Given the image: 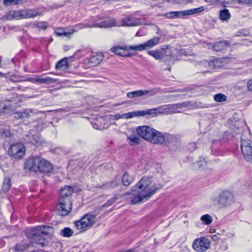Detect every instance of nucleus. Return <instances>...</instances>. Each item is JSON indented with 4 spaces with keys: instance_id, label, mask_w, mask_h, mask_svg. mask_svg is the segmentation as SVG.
I'll return each mask as SVG.
<instances>
[{
    "instance_id": "f257e3e1",
    "label": "nucleus",
    "mask_w": 252,
    "mask_h": 252,
    "mask_svg": "<svg viewBox=\"0 0 252 252\" xmlns=\"http://www.w3.org/2000/svg\"><path fill=\"white\" fill-rule=\"evenodd\" d=\"M158 188L150 178H143L131 189L130 202L136 204L147 200L155 193Z\"/></svg>"
},
{
    "instance_id": "f03ea898",
    "label": "nucleus",
    "mask_w": 252,
    "mask_h": 252,
    "mask_svg": "<svg viewBox=\"0 0 252 252\" xmlns=\"http://www.w3.org/2000/svg\"><path fill=\"white\" fill-rule=\"evenodd\" d=\"M53 232V227L46 225H39L29 229L26 231V234L31 240V243H34L44 247L47 242L45 236H47Z\"/></svg>"
},
{
    "instance_id": "7ed1b4c3",
    "label": "nucleus",
    "mask_w": 252,
    "mask_h": 252,
    "mask_svg": "<svg viewBox=\"0 0 252 252\" xmlns=\"http://www.w3.org/2000/svg\"><path fill=\"white\" fill-rule=\"evenodd\" d=\"M161 38L159 36H156L153 38L150 39L146 42L138 45H130L128 47L124 46L121 47H115L112 48L111 50L116 54L123 57L129 56V54L127 53L126 49L135 50V51H143L149 49L156 46L159 43Z\"/></svg>"
},
{
    "instance_id": "20e7f679",
    "label": "nucleus",
    "mask_w": 252,
    "mask_h": 252,
    "mask_svg": "<svg viewBox=\"0 0 252 252\" xmlns=\"http://www.w3.org/2000/svg\"><path fill=\"white\" fill-rule=\"evenodd\" d=\"M38 12L34 9H25L11 10L6 14L5 17L8 20H20L33 18L38 15Z\"/></svg>"
},
{
    "instance_id": "39448f33",
    "label": "nucleus",
    "mask_w": 252,
    "mask_h": 252,
    "mask_svg": "<svg viewBox=\"0 0 252 252\" xmlns=\"http://www.w3.org/2000/svg\"><path fill=\"white\" fill-rule=\"evenodd\" d=\"M95 216L91 214H86L81 219L74 222V225L78 230L81 232L84 231L92 227L95 223Z\"/></svg>"
},
{
    "instance_id": "423d86ee",
    "label": "nucleus",
    "mask_w": 252,
    "mask_h": 252,
    "mask_svg": "<svg viewBox=\"0 0 252 252\" xmlns=\"http://www.w3.org/2000/svg\"><path fill=\"white\" fill-rule=\"evenodd\" d=\"M175 136L173 135H164L161 132L154 129L148 141L155 144L161 145L165 143L166 140L168 142H172Z\"/></svg>"
},
{
    "instance_id": "0eeeda50",
    "label": "nucleus",
    "mask_w": 252,
    "mask_h": 252,
    "mask_svg": "<svg viewBox=\"0 0 252 252\" xmlns=\"http://www.w3.org/2000/svg\"><path fill=\"white\" fill-rule=\"evenodd\" d=\"M241 148L244 159L252 164V142L244 139L242 137H241Z\"/></svg>"
},
{
    "instance_id": "6e6552de",
    "label": "nucleus",
    "mask_w": 252,
    "mask_h": 252,
    "mask_svg": "<svg viewBox=\"0 0 252 252\" xmlns=\"http://www.w3.org/2000/svg\"><path fill=\"white\" fill-rule=\"evenodd\" d=\"M72 209V202L69 198H60L57 207V213L60 216L67 215Z\"/></svg>"
},
{
    "instance_id": "1a4fd4ad",
    "label": "nucleus",
    "mask_w": 252,
    "mask_h": 252,
    "mask_svg": "<svg viewBox=\"0 0 252 252\" xmlns=\"http://www.w3.org/2000/svg\"><path fill=\"white\" fill-rule=\"evenodd\" d=\"M205 10L203 6L189 10L181 11H174L166 14V17L169 18H181L185 16L190 15L196 13H199Z\"/></svg>"
},
{
    "instance_id": "9d476101",
    "label": "nucleus",
    "mask_w": 252,
    "mask_h": 252,
    "mask_svg": "<svg viewBox=\"0 0 252 252\" xmlns=\"http://www.w3.org/2000/svg\"><path fill=\"white\" fill-rule=\"evenodd\" d=\"M160 108L147 109L146 110L128 112L123 114V119H129L135 117L144 116L146 115H156L160 112Z\"/></svg>"
},
{
    "instance_id": "9b49d317",
    "label": "nucleus",
    "mask_w": 252,
    "mask_h": 252,
    "mask_svg": "<svg viewBox=\"0 0 252 252\" xmlns=\"http://www.w3.org/2000/svg\"><path fill=\"white\" fill-rule=\"evenodd\" d=\"M220 207H227L233 202V196L228 191H223L216 198Z\"/></svg>"
},
{
    "instance_id": "f8f14e48",
    "label": "nucleus",
    "mask_w": 252,
    "mask_h": 252,
    "mask_svg": "<svg viewBox=\"0 0 252 252\" xmlns=\"http://www.w3.org/2000/svg\"><path fill=\"white\" fill-rule=\"evenodd\" d=\"M210 243L208 239L204 237L196 239L192 244V248L197 252H203L209 249Z\"/></svg>"
},
{
    "instance_id": "ddd939ff",
    "label": "nucleus",
    "mask_w": 252,
    "mask_h": 252,
    "mask_svg": "<svg viewBox=\"0 0 252 252\" xmlns=\"http://www.w3.org/2000/svg\"><path fill=\"white\" fill-rule=\"evenodd\" d=\"M25 152V147L21 143H17L11 146L8 153L14 158H22Z\"/></svg>"
},
{
    "instance_id": "4468645a",
    "label": "nucleus",
    "mask_w": 252,
    "mask_h": 252,
    "mask_svg": "<svg viewBox=\"0 0 252 252\" xmlns=\"http://www.w3.org/2000/svg\"><path fill=\"white\" fill-rule=\"evenodd\" d=\"M41 158L35 157L29 159L25 163V168L35 172L39 171Z\"/></svg>"
},
{
    "instance_id": "2eb2a0df",
    "label": "nucleus",
    "mask_w": 252,
    "mask_h": 252,
    "mask_svg": "<svg viewBox=\"0 0 252 252\" xmlns=\"http://www.w3.org/2000/svg\"><path fill=\"white\" fill-rule=\"evenodd\" d=\"M154 128L149 126H138L136 128L137 134L144 139L149 140Z\"/></svg>"
},
{
    "instance_id": "dca6fc26",
    "label": "nucleus",
    "mask_w": 252,
    "mask_h": 252,
    "mask_svg": "<svg viewBox=\"0 0 252 252\" xmlns=\"http://www.w3.org/2000/svg\"><path fill=\"white\" fill-rule=\"evenodd\" d=\"M155 94L154 90H138L129 92L127 94V96L129 98H134L143 95H153Z\"/></svg>"
},
{
    "instance_id": "f3484780",
    "label": "nucleus",
    "mask_w": 252,
    "mask_h": 252,
    "mask_svg": "<svg viewBox=\"0 0 252 252\" xmlns=\"http://www.w3.org/2000/svg\"><path fill=\"white\" fill-rule=\"evenodd\" d=\"M118 23L115 19H107L99 23L93 24L94 28H107L112 27H119Z\"/></svg>"
},
{
    "instance_id": "a211bd4d",
    "label": "nucleus",
    "mask_w": 252,
    "mask_h": 252,
    "mask_svg": "<svg viewBox=\"0 0 252 252\" xmlns=\"http://www.w3.org/2000/svg\"><path fill=\"white\" fill-rule=\"evenodd\" d=\"M139 24V21L135 19L133 17H128L125 19H123L118 24L120 26H125V27H130V26H136Z\"/></svg>"
},
{
    "instance_id": "6ab92c4d",
    "label": "nucleus",
    "mask_w": 252,
    "mask_h": 252,
    "mask_svg": "<svg viewBox=\"0 0 252 252\" xmlns=\"http://www.w3.org/2000/svg\"><path fill=\"white\" fill-rule=\"evenodd\" d=\"M103 56L101 54H96L87 59L88 64L90 66H94L99 64L103 60Z\"/></svg>"
},
{
    "instance_id": "aec40b11",
    "label": "nucleus",
    "mask_w": 252,
    "mask_h": 252,
    "mask_svg": "<svg viewBox=\"0 0 252 252\" xmlns=\"http://www.w3.org/2000/svg\"><path fill=\"white\" fill-rule=\"evenodd\" d=\"M53 170L52 165L47 160L41 158L39 171L43 173H49Z\"/></svg>"
},
{
    "instance_id": "412c9836",
    "label": "nucleus",
    "mask_w": 252,
    "mask_h": 252,
    "mask_svg": "<svg viewBox=\"0 0 252 252\" xmlns=\"http://www.w3.org/2000/svg\"><path fill=\"white\" fill-rule=\"evenodd\" d=\"M73 192V189L70 186H65L60 190V198H70V195Z\"/></svg>"
},
{
    "instance_id": "4be33fe9",
    "label": "nucleus",
    "mask_w": 252,
    "mask_h": 252,
    "mask_svg": "<svg viewBox=\"0 0 252 252\" xmlns=\"http://www.w3.org/2000/svg\"><path fill=\"white\" fill-rule=\"evenodd\" d=\"M230 46L229 42L227 40H221L216 43L213 48L216 52L221 51L225 47Z\"/></svg>"
},
{
    "instance_id": "5701e85b",
    "label": "nucleus",
    "mask_w": 252,
    "mask_h": 252,
    "mask_svg": "<svg viewBox=\"0 0 252 252\" xmlns=\"http://www.w3.org/2000/svg\"><path fill=\"white\" fill-rule=\"evenodd\" d=\"M208 65L212 69H218L221 68L224 65V63L221 59L218 58L210 61Z\"/></svg>"
},
{
    "instance_id": "b1692460",
    "label": "nucleus",
    "mask_w": 252,
    "mask_h": 252,
    "mask_svg": "<svg viewBox=\"0 0 252 252\" xmlns=\"http://www.w3.org/2000/svg\"><path fill=\"white\" fill-rule=\"evenodd\" d=\"M30 142L32 144L35 145L36 146H39L44 143V140L38 133H36L31 135L30 137Z\"/></svg>"
},
{
    "instance_id": "393cba45",
    "label": "nucleus",
    "mask_w": 252,
    "mask_h": 252,
    "mask_svg": "<svg viewBox=\"0 0 252 252\" xmlns=\"http://www.w3.org/2000/svg\"><path fill=\"white\" fill-rule=\"evenodd\" d=\"M67 60L68 58H65L59 61L56 65V69L58 70L67 69L69 66Z\"/></svg>"
},
{
    "instance_id": "a878e982",
    "label": "nucleus",
    "mask_w": 252,
    "mask_h": 252,
    "mask_svg": "<svg viewBox=\"0 0 252 252\" xmlns=\"http://www.w3.org/2000/svg\"><path fill=\"white\" fill-rule=\"evenodd\" d=\"M75 32H76L77 31L70 30L68 31H66L64 29L62 28H58L55 30V33L57 35L64 36L71 34Z\"/></svg>"
},
{
    "instance_id": "bb28decb",
    "label": "nucleus",
    "mask_w": 252,
    "mask_h": 252,
    "mask_svg": "<svg viewBox=\"0 0 252 252\" xmlns=\"http://www.w3.org/2000/svg\"><path fill=\"white\" fill-rule=\"evenodd\" d=\"M148 54L158 60H161L164 57L163 54L159 50H150Z\"/></svg>"
},
{
    "instance_id": "cd10ccee",
    "label": "nucleus",
    "mask_w": 252,
    "mask_h": 252,
    "mask_svg": "<svg viewBox=\"0 0 252 252\" xmlns=\"http://www.w3.org/2000/svg\"><path fill=\"white\" fill-rule=\"evenodd\" d=\"M195 166L201 170H209L210 168L208 167V163L206 161H199L195 163Z\"/></svg>"
},
{
    "instance_id": "c85d7f7f",
    "label": "nucleus",
    "mask_w": 252,
    "mask_h": 252,
    "mask_svg": "<svg viewBox=\"0 0 252 252\" xmlns=\"http://www.w3.org/2000/svg\"><path fill=\"white\" fill-rule=\"evenodd\" d=\"M231 15L227 9L221 10L220 12L219 18L223 21H227L230 18Z\"/></svg>"
},
{
    "instance_id": "c756f323",
    "label": "nucleus",
    "mask_w": 252,
    "mask_h": 252,
    "mask_svg": "<svg viewBox=\"0 0 252 252\" xmlns=\"http://www.w3.org/2000/svg\"><path fill=\"white\" fill-rule=\"evenodd\" d=\"M133 181V178L127 173H125L122 178V182L124 186H128Z\"/></svg>"
},
{
    "instance_id": "7c9ffc66",
    "label": "nucleus",
    "mask_w": 252,
    "mask_h": 252,
    "mask_svg": "<svg viewBox=\"0 0 252 252\" xmlns=\"http://www.w3.org/2000/svg\"><path fill=\"white\" fill-rule=\"evenodd\" d=\"M73 234V231L69 227H65L60 231V234L65 237H70Z\"/></svg>"
},
{
    "instance_id": "2f4dec72",
    "label": "nucleus",
    "mask_w": 252,
    "mask_h": 252,
    "mask_svg": "<svg viewBox=\"0 0 252 252\" xmlns=\"http://www.w3.org/2000/svg\"><path fill=\"white\" fill-rule=\"evenodd\" d=\"M11 187V180L9 178H5L1 190L4 192L7 191Z\"/></svg>"
},
{
    "instance_id": "473e14b6",
    "label": "nucleus",
    "mask_w": 252,
    "mask_h": 252,
    "mask_svg": "<svg viewBox=\"0 0 252 252\" xmlns=\"http://www.w3.org/2000/svg\"><path fill=\"white\" fill-rule=\"evenodd\" d=\"M29 246V243L22 242L21 243L18 244L15 246V250L18 252H22L26 250Z\"/></svg>"
},
{
    "instance_id": "72a5a7b5",
    "label": "nucleus",
    "mask_w": 252,
    "mask_h": 252,
    "mask_svg": "<svg viewBox=\"0 0 252 252\" xmlns=\"http://www.w3.org/2000/svg\"><path fill=\"white\" fill-rule=\"evenodd\" d=\"M58 81V79L52 78L49 77L46 78H40V83L44 84L47 85H50L53 83H56Z\"/></svg>"
},
{
    "instance_id": "f704fd0d",
    "label": "nucleus",
    "mask_w": 252,
    "mask_h": 252,
    "mask_svg": "<svg viewBox=\"0 0 252 252\" xmlns=\"http://www.w3.org/2000/svg\"><path fill=\"white\" fill-rule=\"evenodd\" d=\"M200 220L206 225L210 224L213 221L212 217L208 214L202 216Z\"/></svg>"
},
{
    "instance_id": "c9c22d12",
    "label": "nucleus",
    "mask_w": 252,
    "mask_h": 252,
    "mask_svg": "<svg viewBox=\"0 0 252 252\" xmlns=\"http://www.w3.org/2000/svg\"><path fill=\"white\" fill-rule=\"evenodd\" d=\"M214 99L217 102H222L226 100V96L223 94H218L214 96Z\"/></svg>"
},
{
    "instance_id": "e433bc0d",
    "label": "nucleus",
    "mask_w": 252,
    "mask_h": 252,
    "mask_svg": "<svg viewBox=\"0 0 252 252\" xmlns=\"http://www.w3.org/2000/svg\"><path fill=\"white\" fill-rule=\"evenodd\" d=\"M128 140L130 145H137L140 142V138L134 135H130L128 137Z\"/></svg>"
},
{
    "instance_id": "4c0bfd02",
    "label": "nucleus",
    "mask_w": 252,
    "mask_h": 252,
    "mask_svg": "<svg viewBox=\"0 0 252 252\" xmlns=\"http://www.w3.org/2000/svg\"><path fill=\"white\" fill-rule=\"evenodd\" d=\"M119 183L116 182H112L108 184L103 185L102 186L100 187L102 189H109V188H115L119 185Z\"/></svg>"
},
{
    "instance_id": "58836bf2",
    "label": "nucleus",
    "mask_w": 252,
    "mask_h": 252,
    "mask_svg": "<svg viewBox=\"0 0 252 252\" xmlns=\"http://www.w3.org/2000/svg\"><path fill=\"white\" fill-rule=\"evenodd\" d=\"M183 106H185L183 103H178L176 104L172 105H164L163 107H164V109H167V108L170 109H174V108H180Z\"/></svg>"
},
{
    "instance_id": "ea45409f",
    "label": "nucleus",
    "mask_w": 252,
    "mask_h": 252,
    "mask_svg": "<svg viewBox=\"0 0 252 252\" xmlns=\"http://www.w3.org/2000/svg\"><path fill=\"white\" fill-rule=\"evenodd\" d=\"M27 80L28 81L33 83H40V77L39 76H36L33 78H28Z\"/></svg>"
},
{
    "instance_id": "a19ab883",
    "label": "nucleus",
    "mask_w": 252,
    "mask_h": 252,
    "mask_svg": "<svg viewBox=\"0 0 252 252\" xmlns=\"http://www.w3.org/2000/svg\"><path fill=\"white\" fill-rule=\"evenodd\" d=\"M249 32L245 30H240L237 32V36H247L249 35Z\"/></svg>"
},
{
    "instance_id": "79ce46f5",
    "label": "nucleus",
    "mask_w": 252,
    "mask_h": 252,
    "mask_svg": "<svg viewBox=\"0 0 252 252\" xmlns=\"http://www.w3.org/2000/svg\"><path fill=\"white\" fill-rule=\"evenodd\" d=\"M234 132H236V134L231 133V134L232 135L231 136H228L229 133L228 132H224V136L226 137L227 140H231L233 137L236 136L237 135V133H239V134H240V132L239 131L238 132H236V131H234Z\"/></svg>"
},
{
    "instance_id": "37998d69",
    "label": "nucleus",
    "mask_w": 252,
    "mask_h": 252,
    "mask_svg": "<svg viewBox=\"0 0 252 252\" xmlns=\"http://www.w3.org/2000/svg\"><path fill=\"white\" fill-rule=\"evenodd\" d=\"M76 28H77L79 30H81V29H82L84 28H94V27H93V25H89L87 24H79L76 26Z\"/></svg>"
},
{
    "instance_id": "c03bdc74",
    "label": "nucleus",
    "mask_w": 252,
    "mask_h": 252,
    "mask_svg": "<svg viewBox=\"0 0 252 252\" xmlns=\"http://www.w3.org/2000/svg\"><path fill=\"white\" fill-rule=\"evenodd\" d=\"M1 135L2 138L9 137L11 136V132L9 130L6 129L2 132Z\"/></svg>"
},
{
    "instance_id": "a18cd8bd",
    "label": "nucleus",
    "mask_w": 252,
    "mask_h": 252,
    "mask_svg": "<svg viewBox=\"0 0 252 252\" xmlns=\"http://www.w3.org/2000/svg\"><path fill=\"white\" fill-rule=\"evenodd\" d=\"M116 198L115 197H113L112 198L110 199L108 201H107L106 203L103 204V207H107L111 206L112 204H113L116 201Z\"/></svg>"
},
{
    "instance_id": "49530a36",
    "label": "nucleus",
    "mask_w": 252,
    "mask_h": 252,
    "mask_svg": "<svg viewBox=\"0 0 252 252\" xmlns=\"http://www.w3.org/2000/svg\"><path fill=\"white\" fill-rule=\"evenodd\" d=\"M19 0H4V3L6 5L13 4H15Z\"/></svg>"
},
{
    "instance_id": "de8ad7c7",
    "label": "nucleus",
    "mask_w": 252,
    "mask_h": 252,
    "mask_svg": "<svg viewBox=\"0 0 252 252\" xmlns=\"http://www.w3.org/2000/svg\"><path fill=\"white\" fill-rule=\"evenodd\" d=\"M239 4H252V0H237Z\"/></svg>"
},
{
    "instance_id": "09e8293b",
    "label": "nucleus",
    "mask_w": 252,
    "mask_h": 252,
    "mask_svg": "<svg viewBox=\"0 0 252 252\" xmlns=\"http://www.w3.org/2000/svg\"><path fill=\"white\" fill-rule=\"evenodd\" d=\"M196 143L195 142L189 143V149L190 151H193L196 148Z\"/></svg>"
},
{
    "instance_id": "8fccbe9b",
    "label": "nucleus",
    "mask_w": 252,
    "mask_h": 252,
    "mask_svg": "<svg viewBox=\"0 0 252 252\" xmlns=\"http://www.w3.org/2000/svg\"><path fill=\"white\" fill-rule=\"evenodd\" d=\"M37 27L38 28L43 30H45L47 27L45 24L42 22L37 23Z\"/></svg>"
},
{
    "instance_id": "3c124183",
    "label": "nucleus",
    "mask_w": 252,
    "mask_h": 252,
    "mask_svg": "<svg viewBox=\"0 0 252 252\" xmlns=\"http://www.w3.org/2000/svg\"><path fill=\"white\" fill-rule=\"evenodd\" d=\"M21 113L22 114V119L27 118L29 117V116L30 115V113L28 112V111L27 110H24L22 111H21Z\"/></svg>"
},
{
    "instance_id": "603ef678",
    "label": "nucleus",
    "mask_w": 252,
    "mask_h": 252,
    "mask_svg": "<svg viewBox=\"0 0 252 252\" xmlns=\"http://www.w3.org/2000/svg\"><path fill=\"white\" fill-rule=\"evenodd\" d=\"M9 80L13 82L20 81L19 77L16 75L11 76L9 78Z\"/></svg>"
},
{
    "instance_id": "864d4df0",
    "label": "nucleus",
    "mask_w": 252,
    "mask_h": 252,
    "mask_svg": "<svg viewBox=\"0 0 252 252\" xmlns=\"http://www.w3.org/2000/svg\"><path fill=\"white\" fill-rule=\"evenodd\" d=\"M14 117L17 119H22V114L21 112H16L14 113Z\"/></svg>"
},
{
    "instance_id": "5fc2aeb1",
    "label": "nucleus",
    "mask_w": 252,
    "mask_h": 252,
    "mask_svg": "<svg viewBox=\"0 0 252 252\" xmlns=\"http://www.w3.org/2000/svg\"><path fill=\"white\" fill-rule=\"evenodd\" d=\"M204 1L207 3H209L210 4L213 5L218 2L220 0H204Z\"/></svg>"
},
{
    "instance_id": "6e6d98bb",
    "label": "nucleus",
    "mask_w": 252,
    "mask_h": 252,
    "mask_svg": "<svg viewBox=\"0 0 252 252\" xmlns=\"http://www.w3.org/2000/svg\"><path fill=\"white\" fill-rule=\"evenodd\" d=\"M248 88L250 91H252V79L248 82Z\"/></svg>"
},
{
    "instance_id": "4d7b16f0",
    "label": "nucleus",
    "mask_w": 252,
    "mask_h": 252,
    "mask_svg": "<svg viewBox=\"0 0 252 252\" xmlns=\"http://www.w3.org/2000/svg\"><path fill=\"white\" fill-rule=\"evenodd\" d=\"M114 119L116 120L120 119H123V114H116L114 116Z\"/></svg>"
},
{
    "instance_id": "13d9d810",
    "label": "nucleus",
    "mask_w": 252,
    "mask_h": 252,
    "mask_svg": "<svg viewBox=\"0 0 252 252\" xmlns=\"http://www.w3.org/2000/svg\"><path fill=\"white\" fill-rule=\"evenodd\" d=\"M68 49H69V48H68V46H65L64 47V51H67Z\"/></svg>"
},
{
    "instance_id": "bf43d9fd",
    "label": "nucleus",
    "mask_w": 252,
    "mask_h": 252,
    "mask_svg": "<svg viewBox=\"0 0 252 252\" xmlns=\"http://www.w3.org/2000/svg\"><path fill=\"white\" fill-rule=\"evenodd\" d=\"M4 76V75L3 73L0 72V77H3Z\"/></svg>"
},
{
    "instance_id": "052dcab7",
    "label": "nucleus",
    "mask_w": 252,
    "mask_h": 252,
    "mask_svg": "<svg viewBox=\"0 0 252 252\" xmlns=\"http://www.w3.org/2000/svg\"><path fill=\"white\" fill-rule=\"evenodd\" d=\"M22 88H23V87H22V86H19L17 87V89H18V90H21V89H22Z\"/></svg>"
},
{
    "instance_id": "680f3d73",
    "label": "nucleus",
    "mask_w": 252,
    "mask_h": 252,
    "mask_svg": "<svg viewBox=\"0 0 252 252\" xmlns=\"http://www.w3.org/2000/svg\"><path fill=\"white\" fill-rule=\"evenodd\" d=\"M1 66V57H0V67Z\"/></svg>"
},
{
    "instance_id": "e2e57ef3",
    "label": "nucleus",
    "mask_w": 252,
    "mask_h": 252,
    "mask_svg": "<svg viewBox=\"0 0 252 252\" xmlns=\"http://www.w3.org/2000/svg\"><path fill=\"white\" fill-rule=\"evenodd\" d=\"M136 36H138V35H139V33H138V32H137V33H136Z\"/></svg>"
}]
</instances>
